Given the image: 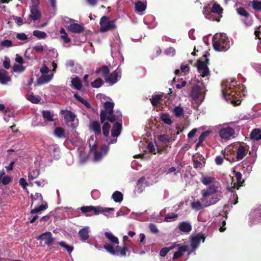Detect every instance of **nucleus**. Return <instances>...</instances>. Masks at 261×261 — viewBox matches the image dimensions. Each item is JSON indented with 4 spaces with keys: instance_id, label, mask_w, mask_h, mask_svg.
<instances>
[{
    "instance_id": "obj_11",
    "label": "nucleus",
    "mask_w": 261,
    "mask_h": 261,
    "mask_svg": "<svg viewBox=\"0 0 261 261\" xmlns=\"http://www.w3.org/2000/svg\"><path fill=\"white\" fill-rule=\"evenodd\" d=\"M103 248L113 255H120L121 256H125L127 251V248L125 246L121 248L118 245H117L116 248H114V247L110 244H105L103 246Z\"/></svg>"
},
{
    "instance_id": "obj_47",
    "label": "nucleus",
    "mask_w": 261,
    "mask_h": 261,
    "mask_svg": "<svg viewBox=\"0 0 261 261\" xmlns=\"http://www.w3.org/2000/svg\"><path fill=\"white\" fill-rule=\"evenodd\" d=\"M109 72V69L107 66H103L100 69H97L96 71L97 74L101 73V75L104 76L105 78L108 76V74Z\"/></svg>"
},
{
    "instance_id": "obj_22",
    "label": "nucleus",
    "mask_w": 261,
    "mask_h": 261,
    "mask_svg": "<svg viewBox=\"0 0 261 261\" xmlns=\"http://www.w3.org/2000/svg\"><path fill=\"white\" fill-rule=\"evenodd\" d=\"M261 218V213L258 210L252 211L249 214V223L250 225L257 223Z\"/></svg>"
},
{
    "instance_id": "obj_19",
    "label": "nucleus",
    "mask_w": 261,
    "mask_h": 261,
    "mask_svg": "<svg viewBox=\"0 0 261 261\" xmlns=\"http://www.w3.org/2000/svg\"><path fill=\"white\" fill-rule=\"evenodd\" d=\"M175 248H177V250L174 253L173 259H176L181 257L184 253L188 250L189 246L187 245H180L176 244Z\"/></svg>"
},
{
    "instance_id": "obj_26",
    "label": "nucleus",
    "mask_w": 261,
    "mask_h": 261,
    "mask_svg": "<svg viewBox=\"0 0 261 261\" xmlns=\"http://www.w3.org/2000/svg\"><path fill=\"white\" fill-rule=\"evenodd\" d=\"M90 228L89 226H86L80 229L79 231V236L83 241H86L89 237Z\"/></svg>"
},
{
    "instance_id": "obj_12",
    "label": "nucleus",
    "mask_w": 261,
    "mask_h": 261,
    "mask_svg": "<svg viewBox=\"0 0 261 261\" xmlns=\"http://www.w3.org/2000/svg\"><path fill=\"white\" fill-rule=\"evenodd\" d=\"M214 204V201L211 202L207 201L203 197L201 198L200 200H195L191 203V207L193 209L195 210H199L205 207Z\"/></svg>"
},
{
    "instance_id": "obj_35",
    "label": "nucleus",
    "mask_w": 261,
    "mask_h": 261,
    "mask_svg": "<svg viewBox=\"0 0 261 261\" xmlns=\"http://www.w3.org/2000/svg\"><path fill=\"white\" fill-rule=\"evenodd\" d=\"M176 246V243H174L169 247L163 248L160 251V255L162 257H165L170 250L175 248Z\"/></svg>"
},
{
    "instance_id": "obj_5",
    "label": "nucleus",
    "mask_w": 261,
    "mask_h": 261,
    "mask_svg": "<svg viewBox=\"0 0 261 261\" xmlns=\"http://www.w3.org/2000/svg\"><path fill=\"white\" fill-rule=\"evenodd\" d=\"M218 192H221V188L219 186L212 185L207 189L202 190L201 194L202 196L207 201L211 202L213 201L214 204H215L219 199L217 197L213 196V195Z\"/></svg>"
},
{
    "instance_id": "obj_2",
    "label": "nucleus",
    "mask_w": 261,
    "mask_h": 261,
    "mask_svg": "<svg viewBox=\"0 0 261 261\" xmlns=\"http://www.w3.org/2000/svg\"><path fill=\"white\" fill-rule=\"evenodd\" d=\"M114 103L111 101H107L104 104V110L101 111L100 120L102 123L106 120L111 122L121 120L122 115L120 112H113Z\"/></svg>"
},
{
    "instance_id": "obj_33",
    "label": "nucleus",
    "mask_w": 261,
    "mask_h": 261,
    "mask_svg": "<svg viewBox=\"0 0 261 261\" xmlns=\"http://www.w3.org/2000/svg\"><path fill=\"white\" fill-rule=\"evenodd\" d=\"M250 138L255 141L261 140V130L259 128L253 129L251 133Z\"/></svg>"
},
{
    "instance_id": "obj_48",
    "label": "nucleus",
    "mask_w": 261,
    "mask_h": 261,
    "mask_svg": "<svg viewBox=\"0 0 261 261\" xmlns=\"http://www.w3.org/2000/svg\"><path fill=\"white\" fill-rule=\"evenodd\" d=\"M33 34L34 36L36 37L38 39H45L47 37V34L46 33L39 30L34 31Z\"/></svg>"
},
{
    "instance_id": "obj_44",
    "label": "nucleus",
    "mask_w": 261,
    "mask_h": 261,
    "mask_svg": "<svg viewBox=\"0 0 261 261\" xmlns=\"http://www.w3.org/2000/svg\"><path fill=\"white\" fill-rule=\"evenodd\" d=\"M249 6L256 10H261V0H253L249 3Z\"/></svg>"
},
{
    "instance_id": "obj_41",
    "label": "nucleus",
    "mask_w": 261,
    "mask_h": 261,
    "mask_svg": "<svg viewBox=\"0 0 261 261\" xmlns=\"http://www.w3.org/2000/svg\"><path fill=\"white\" fill-rule=\"evenodd\" d=\"M105 234L106 237L109 239V240L114 244H116L117 245H118V239L116 237L114 236L111 232H106Z\"/></svg>"
},
{
    "instance_id": "obj_4",
    "label": "nucleus",
    "mask_w": 261,
    "mask_h": 261,
    "mask_svg": "<svg viewBox=\"0 0 261 261\" xmlns=\"http://www.w3.org/2000/svg\"><path fill=\"white\" fill-rule=\"evenodd\" d=\"M190 97L191 98V101L193 104H196L197 106H199L204 99L205 91L203 88L198 85L192 86L189 93Z\"/></svg>"
},
{
    "instance_id": "obj_37",
    "label": "nucleus",
    "mask_w": 261,
    "mask_h": 261,
    "mask_svg": "<svg viewBox=\"0 0 261 261\" xmlns=\"http://www.w3.org/2000/svg\"><path fill=\"white\" fill-rule=\"evenodd\" d=\"M42 116L48 121H53L55 120V115L49 111H43L42 112Z\"/></svg>"
},
{
    "instance_id": "obj_55",
    "label": "nucleus",
    "mask_w": 261,
    "mask_h": 261,
    "mask_svg": "<svg viewBox=\"0 0 261 261\" xmlns=\"http://www.w3.org/2000/svg\"><path fill=\"white\" fill-rule=\"evenodd\" d=\"M103 81L100 78H97L94 82L91 83V86L95 88H98L101 86Z\"/></svg>"
},
{
    "instance_id": "obj_59",
    "label": "nucleus",
    "mask_w": 261,
    "mask_h": 261,
    "mask_svg": "<svg viewBox=\"0 0 261 261\" xmlns=\"http://www.w3.org/2000/svg\"><path fill=\"white\" fill-rule=\"evenodd\" d=\"M150 101L153 106H156L160 102L161 97L158 95L153 96L152 98L150 99Z\"/></svg>"
},
{
    "instance_id": "obj_25",
    "label": "nucleus",
    "mask_w": 261,
    "mask_h": 261,
    "mask_svg": "<svg viewBox=\"0 0 261 261\" xmlns=\"http://www.w3.org/2000/svg\"><path fill=\"white\" fill-rule=\"evenodd\" d=\"M90 130L94 132L95 135H99L101 134L100 124L98 121H94L90 123L89 125Z\"/></svg>"
},
{
    "instance_id": "obj_53",
    "label": "nucleus",
    "mask_w": 261,
    "mask_h": 261,
    "mask_svg": "<svg viewBox=\"0 0 261 261\" xmlns=\"http://www.w3.org/2000/svg\"><path fill=\"white\" fill-rule=\"evenodd\" d=\"M179 170L178 169H177L174 167H172L168 168L167 170H166L165 171V173L166 175L172 174L173 175H177V174L178 173H179Z\"/></svg>"
},
{
    "instance_id": "obj_42",
    "label": "nucleus",
    "mask_w": 261,
    "mask_h": 261,
    "mask_svg": "<svg viewBox=\"0 0 261 261\" xmlns=\"http://www.w3.org/2000/svg\"><path fill=\"white\" fill-rule=\"evenodd\" d=\"M149 186L147 183L144 177H141L137 181V186L142 191L146 186Z\"/></svg>"
},
{
    "instance_id": "obj_62",
    "label": "nucleus",
    "mask_w": 261,
    "mask_h": 261,
    "mask_svg": "<svg viewBox=\"0 0 261 261\" xmlns=\"http://www.w3.org/2000/svg\"><path fill=\"white\" fill-rule=\"evenodd\" d=\"M165 54L168 56H173L175 55L176 51L175 49L173 47H169L166 49L165 51Z\"/></svg>"
},
{
    "instance_id": "obj_64",
    "label": "nucleus",
    "mask_w": 261,
    "mask_h": 261,
    "mask_svg": "<svg viewBox=\"0 0 261 261\" xmlns=\"http://www.w3.org/2000/svg\"><path fill=\"white\" fill-rule=\"evenodd\" d=\"M253 165H246L244 166L243 167V170L244 172L249 174L252 170Z\"/></svg>"
},
{
    "instance_id": "obj_27",
    "label": "nucleus",
    "mask_w": 261,
    "mask_h": 261,
    "mask_svg": "<svg viewBox=\"0 0 261 261\" xmlns=\"http://www.w3.org/2000/svg\"><path fill=\"white\" fill-rule=\"evenodd\" d=\"M247 147L240 146L237 151V160H242L247 154Z\"/></svg>"
},
{
    "instance_id": "obj_14",
    "label": "nucleus",
    "mask_w": 261,
    "mask_h": 261,
    "mask_svg": "<svg viewBox=\"0 0 261 261\" xmlns=\"http://www.w3.org/2000/svg\"><path fill=\"white\" fill-rule=\"evenodd\" d=\"M61 113L63 115L66 122H73L72 127L74 128L78 125L77 121H75V115L72 112L68 110H61Z\"/></svg>"
},
{
    "instance_id": "obj_32",
    "label": "nucleus",
    "mask_w": 261,
    "mask_h": 261,
    "mask_svg": "<svg viewBox=\"0 0 261 261\" xmlns=\"http://www.w3.org/2000/svg\"><path fill=\"white\" fill-rule=\"evenodd\" d=\"M179 229L180 231L185 232H190L192 229L191 225L188 222H182L179 224Z\"/></svg>"
},
{
    "instance_id": "obj_24",
    "label": "nucleus",
    "mask_w": 261,
    "mask_h": 261,
    "mask_svg": "<svg viewBox=\"0 0 261 261\" xmlns=\"http://www.w3.org/2000/svg\"><path fill=\"white\" fill-rule=\"evenodd\" d=\"M121 123L117 122L113 126L111 131V136L113 137H117L119 136L121 131Z\"/></svg>"
},
{
    "instance_id": "obj_3",
    "label": "nucleus",
    "mask_w": 261,
    "mask_h": 261,
    "mask_svg": "<svg viewBox=\"0 0 261 261\" xmlns=\"http://www.w3.org/2000/svg\"><path fill=\"white\" fill-rule=\"evenodd\" d=\"M213 46L216 50L226 51L229 48V41L225 34H216L213 37Z\"/></svg>"
},
{
    "instance_id": "obj_34",
    "label": "nucleus",
    "mask_w": 261,
    "mask_h": 261,
    "mask_svg": "<svg viewBox=\"0 0 261 261\" xmlns=\"http://www.w3.org/2000/svg\"><path fill=\"white\" fill-rule=\"evenodd\" d=\"M215 178L210 175H202L201 181L204 185H208L212 184L215 181Z\"/></svg>"
},
{
    "instance_id": "obj_15",
    "label": "nucleus",
    "mask_w": 261,
    "mask_h": 261,
    "mask_svg": "<svg viewBox=\"0 0 261 261\" xmlns=\"http://www.w3.org/2000/svg\"><path fill=\"white\" fill-rule=\"evenodd\" d=\"M121 77V69L118 67L109 75L106 77L107 83L113 85L116 83Z\"/></svg>"
},
{
    "instance_id": "obj_6",
    "label": "nucleus",
    "mask_w": 261,
    "mask_h": 261,
    "mask_svg": "<svg viewBox=\"0 0 261 261\" xmlns=\"http://www.w3.org/2000/svg\"><path fill=\"white\" fill-rule=\"evenodd\" d=\"M218 134L222 140L227 141L233 139L236 136L233 128L228 124H223L218 130Z\"/></svg>"
},
{
    "instance_id": "obj_52",
    "label": "nucleus",
    "mask_w": 261,
    "mask_h": 261,
    "mask_svg": "<svg viewBox=\"0 0 261 261\" xmlns=\"http://www.w3.org/2000/svg\"><path fill=\"white\" fill-rule=\"evenodd\" d=\"M88 143L90 147L91 151L95 150L96 144L95 143V137L93 136L90 137L88 140Z\"/></svg>"
},
{
    "instance_id": "obj_43",
    "label": "nucleus",
    "mask_w": 261,
    "mask_h": 261,
    "mask_svg": "<svg viewBox=\"0 0 261 261\" xmlns=\"http://www.w3.org/2000/svg\"><path fill=\"white\" fill-rule=\"evenodd\" d=\"M60 33L61 34V38L63 40L64 42L68 43L71 41L70 38L68 37V36L64 28L60 29Z\"/></svg>"
},
{
    "instance_id": "obj_51",
    "label": "nucleus",
    "mask_w": 261,
    "mask_h": 261,
    "mask_svg": "<svg viewBox=\"0 0 261 261\" xmlns=\"http://www.w3.org/2000/svg\"><path fill=\"white\" fill-rule=\"evenodd\" d=\"M57 244H59L62 247L64 248L67 250V251L69 253H71L73 250V247L72 246L68 245L64 241L59 242L57 243Z\"/></svg>"
},
{
    "instance_id": "obj_60",
    "label": "nucleus",
    "mask_w": 261,
    "mask_h": 261,
    "mask_svg": "<svg viewBox=\"0 0 261 261\" xmlns=\"http://www.w3.org/2000/svg\"><path fill=\"white\" fill-rule=\"evenodd\" d=\"M12 180V177L10 176L6 175L4 176L1 179V182L4 185H8Z\"/></svg>"
},
{
    "instance_id": "obj_49",
    "label": "nucleus",
    "mask_w": 261,
    "mask_h": 261,
    "mask_svg": "<svg viewBox=\"0 0 261 261\" xmlns=\"http://www.w3.org/2000/svg\"><path fill=\"white\" fill-rule=\"evenodd\" d=\"M111 128V125L108 122H105L102 126V133L104 136L108 137L109 134L110 129Z\"/></svg>"
},
{
    "instance_id": "obj_13",
    "label": "nucleus",
    "mask_w": 261,
    "mask_h": 261,
    "mask_svg": "<svg viewBox=\"0 0 261 261\" xmlns=\"http://www.w3.org/2000/svg\"><path fill=\"white\" fill-rule=\"evenodd\" d=\"M74 20L69 18H66L64 21L66 23L70 22V24L68 25V30L72 33H80L83 30V27L80 24L73 22Z\"/></svg>"
},
{
    "instance_id": "obj_36",
    "label": "nucleus",
    "mask_w": 261,
    "mask_h": 261,
    "mask_svg": "<svg viewBox=\"0 0 261 261\" xmlns=\"http://www.w3.org/2000/svg\"><path fill=\"white\" fill-rule=\"evenodd\" d=\"M112 198L115 202L121 203L123 200V196L121 192L116 191L112 194Z\"/></svg>"
},
{
    "instance_id": "obj_23",
    "label": "nucleus",
    "mask_w": 261,
    "mask_h": 261,
    "mask_svg": "<svg viewBox=\"0 0 261 261\" xmlns=\"http://www.w3.org/2000/svg\"><path fill=\"white\" fill-rule=\"evenodd\" d=\"M11 80L8 72L2 69L0 70V83L2 85H7Z\"/></svg>"
},
{
    "instance_id": "obj_39",
    "label": "nucleus",
    "mask_w": 261,
    "mask_h": 261,
    "mask_svg": "<svg viewBox=\"0 0 261 261\" xmlns=\"http://www.w3.org/2000/svg\"><path fill=\"white\" fill-rule=\"evenodd\" d=\"M47 208V203L44 202V203H42L40 205L31 210V214H35L36 213H40L42 211L45 210Z\"/></svg>"
},
{
    "instance_id": "obj_31",
    "label": "nucleus",
    "mask_w": 261,
    "mask_h": 261,
    "mask_svg": "<svg viewBox=\"0 0 261 261\" xmlns=\"http://www.w3.org/2000/svg\"><path fill=\"white\" fill-rule=\"evenodd\" d=\"M146 8V3L141 1H139L136 3L135 9L136 12L139 13L140 15L143 14V12L145 10Z\"/></svg>"
},
{
    "instance_id": "obj_29",
    "label": "nucleus",
    "mask_w": 261,
    "mask_h": 261,
    "mask_svg": "<svg viewBox=\"0 0 261 261\" xmlns=\"http://www.w3.org/2000/svg\"><path fill=\"white\" fill-rule=\"evenodd\" d=\"M30 197L32 200L31 206L34 202H36L38 204L40 203H44V202L43 201V197L41 193H35L34 194H32Z\"/></svg>"
},
{
    "instance_id": "obj_17",
    "label": "nucleus",
    "mask_w": 261,
    "mask_h": 261,
    "mask_svg": "<svg viewBox=\"0 0 261 261\" xmlns=\"http://www.w3.org/2000/svg\"><path fill=\"white\" fill-rule=\"evenodd\" d=\"M233 174L235 176V177L237 179V183L233 182V180L232 181L231 185H233V186H231V187H228L227 188V189L229 191L233 192V190L234 189H237L238 190L239 189V187L241 186V185L243 182V180H241L242 179V174L239 172H236V171H233Z\"/></svg>"
},
{
    "instance_id": "obj_21",
    "label": "nucleus",
    "mask_w": 261,
    "mask_h": 261,
    "mask_svg": "<svg viewBox=\"0 0 261 261\" xmlns=\"http://www.w3.org/2000/svg\"><path fill=\"white\" fill-rule=\"evenodd\" d=\"M30 12L29 17L31 20L36 21L41 18V12L36 5H33L30 7Z\"/></svg>"
},
{
    "instance_id": "obj_8",
    "label": "nucleus",
    "mask_w": 261,
    "mask_h": 261,
    "mask_svg": "<svg viewBox=\"0 0 261 261\" xmlns=\"http://www.w3.org/2000/svg\"><path fill=\"white\" fill-rule=\"evenodd\" d=\"M208 64V59L205 56H203L202 58L197 61V70L202 77H207L210 75Z\"/></svg>"
},
{
    "instance_id": "obj_7",
    "label": "nucleus",
    "mask_w": 261,
    "mask_h": 261,
    "mask_svg": "<svg viewBox=\"0 0 261 261\" xmlns=\"http://www.w3.org/2000/svg\"><path fill=\"white\" fill-rule=\"evenodd\" d=\"M211 11L212 12H210L208 11L207 7H204L203 8V13L205 18L211 20H215L218 22L220 21V19L217 18L212 13H216L219 15L221 14L223 11V9L221 6L219 4H214L213 6Z\"/></svg>"
},
{
    "instance_id": "obj_38",
    "label": "nucleus",
    "mask_w": 261,
    "mask_h": 261,
    "mask_svg": "<svg viewBox=\"0 0 261 261\" xmlns=\"http://www.w3.org/2000/svg\"><path fill=\"white\" fill-rule=\"evenodd\" d=\"M71 85L74 89L79 90H81L82 86V82L77 77H75L72 79Z\"/></svg>"
},
{
    "instance_id": "obj_20",
    "label": "nucleus",
    "mask_w": 261,
    "mask_h": 261,
    "mask_svg": "<svg viewBox=\"0 0 261 261\" xmlns=\"http://www.w3.org/2000/svg\"><path fill=\"white\" fill-rule=\"evenodd\" d=\"M201 241L202 242L205 241V237L203 235L197 234L192 238L191 246L193 249L192 251H194L198 247Z\"/></svg>"
},
{
    "instance_id": "obj_58",
    "label": "nucleus",
    "mask_w": 261,
    "mask_h": 261,
    "mask_svg": "<svg viewBox=\"0 0 261 261\" xmlns=\"http://www.w3.org/2000/svg\"><path fill=\"white\" fill-rule=\"evenodd\" d=\"M74 96L78 101L84 105L87 108H89L90 107V105L86 100L79 96L77 93H75Z\"/></svg>"
},
{
    "instance_id": "obj_63",
    "label": "nucleus",
    "mask_w": 261,
    "mask_h": 261,
    "mask_svg": "<svg viewBox=\"0 0 261 261\" xmlns=\"http://www.w3.org/2000/svg\"><path fill=\"white\" fill-rule=\"evenodd\" d=\"M237 12L241 16H244L246 17H248L249 15L248 13L243 8H239L237 9Z\"/></svg>"
},
{
    "instance_id": "obj_54",
    "label": "nucleus",
    "mask_w": 261,
    "mask_h": 261,
    "mask_svg": "<svg viewBox=\"0 0 261 261\" xmlns=\"http://www.w3.org/2000/svg\"><path fill=\"white\" fill-rule=\"evenodd\" d=\"M24 67L21 65V64H15L12 67L13 71L18 73L22 72L24 70Z\"/></svg>"
},
{
    "instance_id": "obj_50",
    "label": "nucleus",
    "mask_w": 261,
    "mask_h": 261,
    "mask_svg": "<svg viewBox=\"0 0 261 261\" xmlns=\"http://www.w3.org/2000/svg\"><path fill=\"white\" fill-rule=\"evenodd\" d=\"M39 175V170L38 169H34L31 171L29 173L28 177L29 180H33L36 178Z\"/></svg>"
},
{
    "instance_id": "obj_18",
    "label": "nucleus",
    "mask_w": 261,
    "mask_h": 261,
    "mask_svg": "<svg viewBox=\"0 0 261 261\" xmlns=\"http://www.w3.org/2000/svg\"><path fill=\"white\" fill-rule=\"evenodd\" d=\"M109 150L108 147L104 145L101 146L100 151H94L93 160L94 162H99L105 156Z\"/></svg>"
},
{
    "instance_id": "obj_30",
    "label": "nucleus",
    "mask_w": 261,
    "mask_h": 261,
    "mask_svg": "<svg viewBox=\"0 0 261 261\" xmlns=\"http://www.w3.org/2000/svg\"><path fill=\"white\" fill-rule=\"evenodd\" d=\"M174 115L176 118H181L184 115V110L182 107L177 106L173 108L172 110Z\"/></svg>"
},
{
    "instance_id": "obj_9",
    "label": "nucleus",
    "mask_w": 261,
    "mask_h": 261,
    "mask_svg": "<svg viewBox=\"0 0 261 261\" xmlns=\"http://www.w3.org/2000/svg\"><path fill=\"white\" fill-rule=\"evenodd\" d=\"M42 75L38 80V84L42 85L49 82L53 77L54 73L51 72L48 67L44 64L40 70Z\"/></svg>"
},
{
    "instance_id": "obj_61",
    "label": "nucleus",
    "mask_w": 261,
    "mask_h": 261,
    "mask_svg": "<svg viewBox=\"0 0 261 261\" xmlns=\"http://www.w3.org/2000/svg\"><path fill=\"white\" fill-rule=\"evenodd\" d=\"M94 206H93L92 205L83 206V207H81L80 208L81 211L83 213H86L87 212L92 211L93 210H94Z\"/></svg>"
},
{
    "instance_id": "obj_46",
    "label": "nucleus",
    "mask_w": 261,
    "mask_h": 261,
    "mask_svg": "<svg viewBox=\"0 0 261 261\" xmlns=\"http://www.w3.org/2000/svg\"><path fill=\"white\" fill-rule=\"evenodd\" d=\"M27 99L33 103H38L40 102L41 98L39 96L30 94L27 96Z\"/></svg>"
},
{
    "instance_id": "obj_1",
    "label": "nucleus",
    "mask_w": 261,
    "mask_h": 261,
    "mask_svg": "<svg viewBox=\"0 0 261 261\" xmlns=\"http://www.w3.org/2000/svg\"><path fill=\"white\" fill-rule=\"evenodd\" d=\"M243 85L238 84L237 82L232 79L223 81L221 85V91L223 98L227 101H230L234 105L241 103V100L238 98L240 90H243Z\"/></svg>"
},
{
    "instance_id": "obj_28",
    "label": "nucleus",
    "mask_w": 261,
    "mask_h": 261,
    "mask_svg": "<svg viewBox=\"0 0 261 261\" xmlns=\"http://www.w3.org/2000/svg\"><path fill=\"white\" fill-rule=\"evenodd\" d=\"M228 150L227 149H225L222 151V154L223 157L221 156H217L215 159L216 164L218 165H220L223 163V158L225 159L230 161V159L227 157Z\"/></svg>"
},
{
    "instance_id": "obj_10",
    "label": "nucleus",
    "mask_w": 261,
    "mask_h": 261,
    "mask_svg": "<svg viewBox=\"0 0 261 261\" xmlns=\"http://www.w3.org/2000/svg\"><path fill=\"white\" fill-rule=\"evenodd\" d=\"M100 31L106 32L116 28L115 20H110L107 16H102L100 20Z\"/></svg>"
},
{
    "instance_id": "obj_16",
    "label": "nucleus",
    "mask_w": 261,
    "mask_h": 261,
    "mask_svg": "<svg viewBox=\"0 0 261 261\" xmlns=\"http://www.w3.org/2000/svg\"><path fill=\"white\" fill-rule=\"evenodd\" d=\"M36 239L37 240H45V243L48 246L52 245L55 241V239L53 238L52 234L49 231L41 234L38 236Z\"/></svg>"
},
{
    "instance_id": "obj_57",
    "label": "nucleus",
    "mask_w": 261,
    "mask_h": 261,
    "mask_svg": "<svg viewBox=\"0 0 261 261\" xmlns=\"http://www.w3.org/2000/svg\"><path fill=\"white\" fill-rule=\"evenodd\" d=\"M177 217V215L174 213L168 214L165 217V221L171 222Z\"/></svg>"
},
{
    "instance_id": "obj_56",
    "label": "nucleus",
    "mask_w": 261,
    "mask_h": 261,
    "mask_svg": "<svg viewBox=\"0 0 261 261\" xmlns=\"http://www.w3.org/2000/svg\"><path fill=\"white\" fill-rule=\"evenodd\" d=\"M54 133L56 136L59 138L64 137V130L61 127H57L55 129Z\"/></svg>"
},
{
    "instance_id": "obj_45",
    "label": "nucleus",
    "mask_w": 261,
    "mask_h": 261,
    "mask_svg": "<svg viewBox=\"0 0 261 261\" xmlns=\"http://www.w3.org/2000/svg\"><path fill=\"white\" fill-rule=\"evenodd\" d=\"M210 134V132L205 131L203 132L198 138V142L196 144V147L200 146L205 139Z\"/></svg>"
},
{
    "instance_id": "obj_40",
    "label": "nucleus",
    "mask_w": 261,
    "mask_h": 261,
    "mask_svg": "<svg viewBox=\"0 0 261 261\" xmlns=\"http://www.w3.org/2000/svg\"><path fill=\"white\" fill-rule=\"evenodd\" d=\"M161 119L164 123L168 125H170L173 122L171 116L168 113L162 114L161 116Z\"/></svg>"
}]
</instances>
